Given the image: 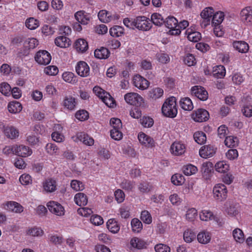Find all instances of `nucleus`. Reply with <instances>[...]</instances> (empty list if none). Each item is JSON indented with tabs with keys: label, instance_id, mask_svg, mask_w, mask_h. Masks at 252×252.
Listing matches in <instances>:
<instances>
[{
	"label": "nucleus",
	"instance_id": "nucleus-1",
	"mask_svg": "<svg viewBox=\"0 0 252 252\" xmlns=\"http://www.w3.org/2000/svg\"><path fill=\"white\" fill-rule=\"evenodd\" d=\"M161 111L165 117L175 118L178 113L176 98L170 97L166 99L162 106Z\"/></svg>",
	"mask_w": 252,
	"mask_h": 252
},
{
	"label": "nucleus",
	"instance_id": "nucleus-2",
	"mask_svg": "<svg viewBox=\"0 0 252 252\" xmlns=\"http://www.w3.org/2000/svg\"><path fill=\"white\" fill-rule=\"evenodd\" d=\"M133 26L136 29L142 31H148L152 25L150 20L145 16H138L133 20Z\"/></svg>",
	"mask_w": 252,
	"mask_h": 252
},
{
	"label": "nucleus",
	"instance_id": "nucleus-3",
	"mask_svg": "<svg viewBox=\"0 0 252 252\" xmlns=\"http://www.w3.org/2000/svg\"><path fill=\"white\" fill-rule=\"evenodd\" d=\"M213 191L214 197L216 200L222 201L227 198V189L223 184H216L213 188Z\"/></svg>",
	"mask_w": 252,
	"mask_h": 252
},
{
	"label": "nucleus",
	"instance_id": "nucleus-4",
	"mask_svg": "<svg viewBox=\"0 0 252 252\" xmlns=\"http://www.w3.org/2000/svg\"><path fill=\"white\" fill-rule=\"evenodd\" d=\"M126 102L130 105L140 106L143 103L142 97L136 93H128L124 95Z\"/></svg>",
	"mask_w": 252,
	"mask_h": 252
},
{
	"label": "nucleus",
	"instance_id": "nucleus-5",
	"mask_svg": "<svg viewBox=\"0 0 252 252\" xmlns=\"http://www.w3.org/2000/svg\"><path fill=\"white\" fill-rule=\"evenodd\" d=\"M49 211L59 217L63 216L65 213V210L64 207L59 203L54 201H50L47 204Z\"/></svg>",
	"mask_w": 252,
	"mask_h": 252
},
{
	"label": "nucleus",
	"instance_id": "nucleus-6",
	"mask_svg": "<svg viewBox=\"0 0 252 252\" xmlns=\"http://www.w3.org/2000/svg\"><path fill=\"white\" fill-rule=\"evenodd\" d=\"M191 94L201 100L205 101L208 99L207 91L202 86H194L190 89Z\"/></svg>",
	"mask_w": 252,
	"mask_h": 252
},
{
	"label": "nucleus",
	"instance_id": "nucleus-7",
	"mask_svg": "<svg viewBox=\"0 0 252 252\" xmlns=\"http://www.w3.org/2000/svg\"><path fill=\"white\" fill-rule=\"evenodd\" d=\"M35 61L39 64L46 65L50 63L51 56L49 53L46 50L39 51L34 57Z\"/></svg>",
	"mask_w": 252,
	"mask_h": 252
},
{
	"label": "nucleus",
	"instance_id": "nucleus-8",
	"mask_svg": "<svg viewBox=\"0 0 252 252\" xmlns=\"http://www.w3.org/2000/svg\"><path fill=\"white\" fill-rule=\"evenodd\" d=\"M223 211L225 215L230 217H235L239 213L237 205L230 202L224 203Z\"/></svg>",
	"mask_w": 252,
	"mask_h": 252
},
{
	"label": "nucleus",
	"instance_id": "nucleus-9",
	"mask_svg": "<svg viewBox=\"0 0 252 252\" xmlns=\"http://www.w3.org/2000/svg\"><path fill=\"white\" fill-rule=\"evenodd\" d=\"M77 102L75 97L71 95H66L63 98L61 103L64 109L69 110H74L77 105Z\"/></svg>",
	"mask_w": 252,
	"mask_h": 252
},
{
	"label": "nucleus",
	"instance_id": "nucleus-10",
	"mask_svg": "<svg viewBox=\"0 0 252 252\" xmlns=\"http://www.w3.org/2000/svg\"><path fill=\"white\" fill-rule=\"evenodd\" d=\"M132 81L134 86L141 90L147 89L150 85L149 81L140 75H135Z\"/></svg>",
	"mask_w": 252,
	"mask_h": 252
},
{
	"label": "nucleus",
	"instance_id": "nucleus-11",
	"mask_svg": "<svg viewBox=\"0 0 252 252\" xmlns=\"http://www.w3.org/2000/svg\"><path fill=\"white\" fill-rule=\"evenodd\" d=\"M209 118L208 112L204 109H198L192 114V118L197 122L206 121Z\"/></svg>",
	"mask_w": 252,
	"mask_h": 252
},
{
	"label": "nucleus",
	"instance_id": "nucleus-12",
	"mask_svg": "<svg viewBox=\"0 0 252 252\" xmlns=\"http://www.w3.org/2000/svg\"><path fill=\"white\" fill-rule=\"evenodd\" d=\"M217 148L214 146L208 145L202 146L199 150L201 157L207 158L213 156L216 152Z\"/></svg>",
	"mask_w": 252,
	"mask_h": 252
},
{
	"label": "nucleus",
	"instance_id": "nucleus-13",
	"mask_svg": "<svg viewBox=\"0 0 252 252\" xmlns=\"http://www.w3.org/2000/svg\"><path fill=\"white\" fill-rule=\"evenodd\" d=\"M186 145L180 141H175L172 144L170 147L171 153L175 156H181L186 151Z\"/></svg>",
	"mask_w": 252,
	"mask_h": 252
},
{
	"label": "nucleus",
	"instance_id": "nucleus-14",
	"mask_svg": "<svg viewBox=\"0 0 252 252\" xmlns=\"http://www.w3.org/2000/svg\"><path fill=\"white\" fill-rule=\"evenodd\" d=\"M76 71L81 77H85L90 74V67L86 62L80 61L76 66Z\"/></svg>",
	"mask_w": 252,
	"mask_h": 252
},
{
	"label": "nucleus",
	"instance_id": "nucleus-15",
	"mask_svg": "<svg viewBox=\"0 0 252 252\" xmlns=\"http://www.w3.org/2000/svg\"><path fill=\"white\" fill-rule=\"evenodd\" d=\"M242 20L247 24H252V6H246L240 13Z\"/></svg>",
	"mask_w": 252,
	"mask_h": 252
},
{
	"label": "nucleus",
	"instance_id": "nucleus-16",
	"mask_svg": "<svg viewBox=\"0 0 252 252\" xmlns=\"http://www.w3.org/2000/svg\"><path fill=\"white\" fill-rule=\"evenodd\" d=\"M164 94L163 90L160 87H154L151 89L148 93V97L152 101H156L161 98Z\"/></svg>",
	"mask_w": 252,
	"mask_h": 252
},
{
	"label": "nucleus",
	"instance_id": "nucleus-17",
	"mask_svg": "<svg viewBox=\"0 0 252 252\" xmlns=\"http://www.w3.org/2000/svg\"><path fill=\"white\" fill-rule=\"evenodd\" d=\"M43 190L47 193H52L57 190V183L55 180L48 178L42 183Z\"/></svg>",
	"mask_w": 252,
	"mask_h": 252
},
{
	"label": "nucleus",
	"instance_id": "nucleus-18",
	"mask_svg": "<svg viewBox=\"0 0 252 252\" xmlns=\"http://www.w3.org/2000/svg\"><path fill=\"white\" fill-rule=\"evenodd\" d=\"M130 248L131 250H140L146 248L147 243L143 240L138 237H133L130 241Z\"/></svg>",
	"mask_w": 252,
	"mask_h": 252
},
{
	"label": "nucleus",
	"instance_id": "nucleus-19",
	"mask_svg": "<svg viewBox=\"0 0 252 252\" xmlns=\"http://www.w3.org/2000/svg\"><path fill=\"white\" fill-rule=\"evenodd\" d=\"M213 164L210 161H207L202 163L201 165V172L203 178L206 180H210L211 177V172L213 170Z\"/></svg>",
	"mask_w": 252,
	"mask_h": 252
},
{
	"label": "nucleus",
	"instance_id": "nucleus-20",
	"mask_svg": "<svg viewBox=\"0 0 252 252\" xmlns=\"http://www.w3.org/2000/svg\"><path fill=\"white\" fill-rule=\"evenodd\" d=\"M98 17L100 21L103 23H108L118 18L117 16L112 15L105 10H100L98 13Z\"/></svg>",
	"mask_w": 252,
	"mask_h": 252
},
{
	"label": "nucleus",
	"instance_id": "nucleus-21",
	"mask_svg": "<svg viewBox=\"0 0 252 252\" xmlns=\"http://www.w3.org/2000/svg\"><path fill=\"white\" fill-rule=\"evenodd\" d=\"M32 153V149L25 145H16V155L21 157H27Z\"/></svg>",
	"mask_w": 252,
	"mask_h": 252
},
{
	"label": "nucleus",
	"instance_id": "nucleus-22",
	"mask_svg": "<svg viewBox=\"0 0 252 252\" xmlns=\"http://www.w3.org/2000/svg\"><path fill=\"white\" fill-rule=\"evenodd\" d=\"M138 139L139 142L145 146L153 147L154 145L153 139L143 132L138 134Z\"/></svg>",
	"mask_w": 252,
	"mask_h": 252
},
{
	"label": "nucleus",
	"instance_id": "nucleus-23",
	"mask_svg": "<svg viewBox=\"0 0 252 252\" xmlns=\"http://www.w3.org/2000/svg\"><path fill=\"white\" fill-rule=\"evenodd\" d=\"M234 48L241 53H246L249 50V44L244 41H235L233 43Z\"/></svg>",
	"mask_w": 252,
	"mask_h": 252
},
{
	"label": "nucleus",
	"instance_id": "nucleus-24",
	"mask_svg": "<svg viewBox=\"0 0 252 252\" xmlns=\"http://www.w3.org/2000/svg\"><path fill=\"white\" fill-rule=\"evenodd\" d=\"M26 234L31 237H41L44 234L43 230L39 227L33 226L29 227L26 230Z\"/></svg>",
	"mask_w": 252,
	"mask_h": 252
},
{
	"label": "nucleus",
	"instance_id": "nucleus-25",
	"mask_svg": "<svg viewBox=\"0 0 252 252\" xmlns=\"http://www.w3.org/2000/svg\"><path fill=\"white\" fill-rule=\"evenodd\" d=\"M4 133L8 138L14 139L19 136V130L13 126H7L4 128Z\"/></svg>",
	"mask_w": 252,
	"mask_h": 252
},
{
	"label": "nucleus",
	"instance_id": "nucleus-26",
	"mask_svg": "<svg viewBox=\"0 0 252 252\" xmlns=\"http://www.w3.org/2000/svg\"><path fill=\"white\" fill-rule=\"evenodd\" d=\"M74 16L78 22L83 25H87L90 21L89 15L84 11L76 12Z\"/></svg>",
	"mask_w": 252,
	"mask_h": 252
},
{
	"label": "nucleus",
	"instance_id": "nucleus-27",
	"mask_svg": "<svg viewBox=\"0 0 252 252\" xmlns=\"http://www.w3.org/2000/svg\"><path fill=\"white\" fill-rule=\"evenodd\" d=\"M197 239L199 243L206 244L210 242L211 239V235L209 231L202 230L197 234Z\"/></svg>",
	"mask_w": 252,
	"mask_h": 252
},
{
	"label": "nucleus",
	"instance_id": "nucleus-28",
	"mask_svg": "<svg viewBox=\"0 0 252 252\" xmlns=\"http://www.w3.org/2000/svg\"><path fill=\"white\" fill-rule=\"evenodd\" d=\"M215 169L218 172L225 173L229 170V164L225 160L218 161L215 165Z\"/></svg>",
	"mask_w": 252,
	"mask_h": 252
},
{
	"label": "nucleus",
	"instance_id": "nucleus-29",
	"mask_svg": "<svg viewBox=\"0 0 252 252\" xmlns=\"http://www.w3.org/2000/svg\"><path fill=\"white\" fill-rule=\"evenodd\" d=\"M107 229L112 233H117L120 229V224L114 219H111L108 220L106 223Z\"/></svg>",
	"mask_w": 252,
	"mask_h": 252
},
{
	"label": "nucleus",
	"instance_id": "nucleus-30",
	"mask_svg": "<svg viewBox=\"0 0 252 252\" xmlns=\"http://www.w3.org/2000/svg\"><path fill=\"white\" fill-rule=\"evenodd\" d=\"M7 109L10 113L17 114L21 111L22 106L19 102L13 101L8 103Z\"/></svg>",
	"mask_w": 252,
	"mask_h": 252
},
{
	"label": "nucleus",
	"instance_id": "nucleus-31",
	"mask_svg": "<svg viewBox=\"0 0 252 252\" xmlns=\"http://www.w3.org/2000/svg\"><path fill=\"white\" fill-rule=\"evenodd\" d=\"M7 209L15 213H21L24 210L23 207L19 203L10 201L6 204Z\"/></svg>",
	"mask_w": 252,
	"mask_h": 252
},
{
	"label": "nucleus",
	"instance_id": "nucleus-32",
	"mask_svg": "<svg viewBox=\"0 0 252 252\" xmlns=\"http://www.w3.org/2000/svg\"><path fill=\"white\" fill-rule=\"evenodd\" d=\"M55 43L61 48H67L70 45V40L66 36H60L55 39Z\"/></svg>",
	"mask_w": 252,
	"mask_h": 252
},
{
	"label": "nucleus",
	"instance_id": "nucleus-33",
	"mask_svg": "<svg viewBox=\"0 0 252 252\" xmlns=\"http://www.w3.org/2000/svg\"><path fill=\"white\" fill-rule=\"evenodd\" d=\"M74 200L75 203L80 206L86 205L88 203L87 195L82 192L76 193L74 196Z\"/></svg>",
	"mask_w": 252,
	"mask_h": 252
},
{
	"label": "nucleus",
	"instance_id": "nucleus-34",
	"mask_svg": "<svg viewBox=\"0 0 252 252\" xmlns=\"http://www.w3.org/2000/svg\"><path fill=\"white\" fill-rule=\"evenodd\" d=\"M186 34L188 39L192 42H198L201 38L200 32L196 31H192V30L188 29L186 31Z\"/></svg>",
	"mask_w": 252,
	"mask_h": 252
},
{
	"label": "nucleus",
	"instance_id": "nucleus-35",
	"mask_svg": "<svg viewBox=\"0 0 252 252\" xmlns=\"http://www.w3.org/2000/svg\"><path fill=\"white\" fill-rule=\"evenodd\" d=\"M109 50L104 47L97 49L94 51V55L95 58L99 59H105L109 56Z\"/></svg>",
	"mask_w": 252,
	"mask_h": 252
},
{
	"label": "nucleus",
	"instance_id": "nucleus-36",
	"mask_svg": "<svg viewBox=\"0 0 252 252\" xmlns=\"http://www.w3.org/2000/svg\"><path fill=\"white\" fill-rule=\"evenodd\" d=\"M75 47L77 51L85 52L88 48V42L84 39H79L75 43Z\"/></svg>",
	"mask_w": 252,
	"mask_h": 252
},
{
	"label": "nucleus",
	"instance_id": "nucleus-37",
	"mask_svg": "<svg viewBox=\"0 0 252 252\" xmlns=\"http://www.w3.org/2000/svg\"><path fill=\"white\" fill-rule=\"evenodd\" d=\"M199 217L202 221H209L214 219L213 213L209 210L204 209L199 213Z\"/></svg>",
	"mask_w": 252,
	"mask_h": 252
},
{
	"label": "nucleus",
	"instance_id": "nucleus-38",
	"mask_svg": "<svg viewBox=\"0 0 252 252\" xmlns=\"http://www.w3.org/2000/svg\"><path fill=\"white\" fill-rule=\"evenodd\" d=\"M180 106L185 110L190 111L193 108L191 100L189 97H184L180 100Z\"/></svg>",
	"mask_w": 252,
	"mask_h": 252
},
{
	"label": "nucleus",
	"instance_id": "nucleus-39",
	"mask_svg": "<svg viewBox=\"0 0 252 252\" xmlns=\"http://www.w3.org/2000/svg\"><path fill=\"white\" fill-rule=\"evenodd\" d=\"M232 235L235 241L239 243H242L245 240V236L242 230L239 228H235L232 232Z\"/></svg>",
	"mask_w": 252,
	"mask_h": 252
},
{
	"label": "nucleus",
	"instance_id": "nucleus-40",
	"mask_svg": "<svg viewBox=\"0 0 252 252\" xmlns=\"http://www.w3.org/2000/svg\"><path fill=\"white\" fill-rule=\"evenodd\" d=\"M196 237L195 232L190 229H186L183 233V239L187 243H191Z\"/></svg>",
	"mask_w": 252,
	"mask_h": 252
},
{
	"label": "nucleus",
	"instance_id": "nucleus-41",
	"mask_svg": "<svg viewBox=\"0 0 252 252\" xmlns=\"http://www.w3.org/2000/svg\"><path fill=\"white\" fill-rule=\"evenodd\" d=\"M225 74V68L223 65H217L213 68V75L217 78H223Z\"/></svg>",
	"mask_w": 252,
	"mask_h": 252
},
{
	"label": "nucleus",
	"instance_id": "nucleus-42",
	"mask_svg": "<svg viewBox=\"0 0 252 252\" xmlns=\"http://www.w3.org/2000/svg\"><path fill=\"white\" fill-rule=\"evenodd\" d=\"M110 35L115 37L122 36L124 33V28L119 26H115L110 28L109 30Z\"/></svg>",
	"mask_w": 252,
	"mask_h": 252
},
{
	"label": "nucleus",
	"instance_id": "nucleus-43",
	"mask_svg": "<svg viewBox=\"0 0 252 252\" xmlns=\"http://www.w3.org/2000/svg\"><path fill=\"white\" fill-rule=\"evenodd\" d=\"M224 14L223 12L218 11L215 13L212 18V24L213 25H220L223 21Z\"/></svg>",
	"mask_w": 252,
	"mask_h": 252
},
{
	"label": "nucleus",
	"instance_id": "nucleus-44",
	"mask_svg": "<svg viewBox=\"0 0 252 252\" xmlns=\"http://www.w3.org/2000/svg\"><path fill=\"white\" fill-rule=\"evenodd\" d=\"M153 23L158 26H161L164 23V20L161 14L157 13H153L151 17Z\"/></svg>",
	"mask_w": 252,
	"mask_h": 252
},
{
	"label": "nucleus",
	"instance_id": "nucleus-45",
	"mask_svg": "<svg viewBox=\"0 0 252 252\" xmlns=\"http://www.w3.org/2000/svg\"><path fill=\"white\" fill-rule=\"evenodd\" d=\"M102 101L109 107H114L115 105V102L113 97L110 95L109 93L106 92L105 94L101 98Z\"/></svg>",
	"mask_w": 252,
	"mask_h": 252
},
{
	"label": "nucleus",
	"instance_id": "nucleus-46",
	"mask_svg": "<svg viewBox=\"0 0 252 252\" xmlns=\"http://www.w3.org/2000/svg\"><path fill=\"white\" fill-rule=\"evenodd\" d=\"M102 101L109 107H114L115 105V102L113 97L110 95L109 93L106 92L105 94L101 98Z\"/></svg>",
	"mask_w": 252,
	"mask_h": 252
},
{
	"label": "nucleus",
	"instance_id": "nucleus-47",
	"mask_svg": "<svg viewBox=\"0 0 252 252\" xmlns=\"http://www.w3.org/2000/svg\"><path fill=\"white\" fill-rule=\"evenodd\" d=\"M25 24L29 29L33 30L39 27V22L37 19L32 17L26 20Z\"/></svg>",
	"mask_w": 252,
	"mask_h": 252
},
{
	"label": "nucleus",
	"instance_id": "nucleus-48",
	"mask_svg": "<svg viewBox=\"0 0 252 252\" xmlns=\"http://www.w3.org/2000/svg\"><path fill=\"white\" fill-rule=\"evenodd\" d=\"M62 77L63 80L67 83L75 84L77 82L76 77L71 72L63 73Z\"/></svg>",
	"mask_w": 252,
	"mask_h": 252
},
{
	"label": "nucleus",
	"instance_id": "nucleus-49",
	"mask_svg": "<svg viewBox=\"0 0 252 252\" xmlns=\"http://www.w3.org/2000/svg\"><path fill=\"white\" fill-rule=\"evenodd\" d=\"M238 139L236 137L229 136L226 137L224 144L227 147H234L238 145Z\"/></svg>",
	"mask_w": 252,
	"mask_h": 252
},
{
	"label": "nucleus",
	"instance_id": "nucleus-50",
	"mask_svg": "<svg viewBox=\"0 0 252 252\" xmlns=\"http://www.w3.org/2000/svg\"><path fill=\"white\" fill-rule=\"evenodd\" d=\"M197 216V211L194 208H189L186 212V219L189 221H193Z\"/></svg>",
	"mask_w": 252,
	"mask_h": 252
},
{
	"label": "nucleus",
	"instance_id": "nucleus-51",
	"mask_svg": "<svg viewBox=\"0 0 252 252\" xmlns=\"http://www.w3.org/2000/svg\"><path fill=\"white\" fill-rule=\"evenodd\" d=\"M194 140L199 144H203L206 141V134L202 131H197L193 135Z\"/></svg>",
	"mask_w": 252,
	"mask_h": 252
},
{
	"label": "nucleus",
	"instance_id": "nucleus-52",
	"mask_svg": "<svg viewBox=\"0 0 252 252\" xmlns=\"http://www.w3.org/2000/svg\"><path fill=\"white\" fill-rule=\"evenodd\" d=\"M171 182L176 186L182 185L185 181L184 176L179 173L175 174L171 178Z\"/></svg>",
	"mask_w": 252,
	"mask_h": 252
},
{
	"label": "nucleus",
	"instance_id": "nucleus-53",
	"mask_svg": "<svg viewBox=\"0 0 252 252\" xmlns=\"http://www.w3.org/2000/svg\"><path fill=\"white\" fill-rule=\"evenodd\" d=\"M166 27L169 28L177 27L178 20L173 16H168L166 20H164V23Z\"/></svg>",
	"mask_w": 252,
	"mask_h": 252
},
{
	"label": "nucleus",
	"instance_id": "nucleus-54",
	"mask_svg": "<svg viewBox=\"0 0 252 252\" xmlns=\"http://www.w3.org/2000/svg\"><path fill=\"white\" fill-rule=\"evenodd\" d=\"M46 151L50 155H58L59 148L54 144L48 143L45 147Z\"/></svg>",
	"mask_w": 252,
	"mask_h": 252
},
{
	"label": "nucleus",
	"instance_id": "nucleus-55",
	"mask_svg": "<svg viewBox=\"0 0 252 252\" xmlns=\"http://www.w3.org/2000/svg\"><path fill=\"white\" fill-rule=\"evenodd\" d=\"M132 231L135 232H139L142 229V223L137 219H133L131 221Z\"/></svg>",
	"mask_w": 252,
	"mask_h": 252
},
{
	"label": "nucleus",
	"instance_id": "nucleus-56",
	"mask_svg": "<svg viewBox=\"0 0 252 252\" xmlns=\"http://www.w3.org/2000/svg\"><path fill=\"white\" fill-rule=\"evenodd\" d=\"M157 60L161 63H167L170 62L169 55L164 53H158L156 55Z\"/></svg>",
	"mask_w": 252,
	"mask_h": 252
},
{
	"label": "nucleus",
	"instance_id": "nucleus-57",
	"mask_svg": "<svg viewBox=\"0 0 252 252\" xmlns=\"http://www.w3.org/2000/svg\"><path fill=\"white\" fill-rule=\"evenodd\" d=\"M197 170V168L192 164L187 165L183 168L184 173L187 176L195 174Z\"/></svg>",
	"mask_w": 252,
	"mask_h": 252
},
{
	"label": "nucleus",
	"instance_id": "nucleus-58",
	"mask_svg": "<svg viewBox=\"0 0 252 252\" xmlns=\"http://www.w3.org/2000/svg\"><path fill=\"white\" fill-rule=\"evenodd\" d=\"M24 45L29 49H34L38 45V41L33 37L29 38L25 40Z\"/></svg>",
	"mask_w": 252,
	"mask_h": 252
},
{
	"label": "nucleus",
	"instance_id": "nucleus-59",
	"mask_svg": "<svg viewBox=\"0 0 252 252\" xmlns=\"http://www.w3.org/2000/svg\"><path fill=\"white\" fill-rule=\"evenodd\" d=\"M71 188L76 191L83 190L84 189V185L82 182L77 180H73L70 183Z\"/></svg>",
	"mask_w": 252,
	"mask_h": 252
},
{
	"label": "nucleus",
	"instance_id": "nucleus-60",
	"mask_svg": "<svg viewBox=\"0 0 252 252\" xmlns=\"http://www.w3.org/2000/svg\"><path fill=\"white\" fill-rule=\"evenodd\" d=\"M231 79L233 84L239 85L244 82L245 78L242 74L239 72H236L232 75Z\"/></svg>",
	"mask_w": 252,
	"mask_h": 252
},
{
	"label": "nucleus",
	"instance_id": "nucleus-61",
	"mask_svg": "<svg viewBox=\"0 0 252 252\" xmlns=\"http://www.w3.org/2000/svg\"><path fill=\"white\" fill-rule=\"evenodd\" d=\"M214 11V9L212 7H207L203 10L200 16L202 19H211Z\"/></svg>",
	"mask_w": 252,
	"mask_h": 252
},
{
	"label": "nucleus",
	"instance_id": "nucleus-62",
	"mask_svg": "<svg viewBox=\"0 0 252 252\" xmlns=\"http://www.w3.org/2000/svg\"><path fill=\"white\" fill-rule=\"evenodd\" d=\"M75 117L80 121H84L89 118V113L86 110H80L76 112Z\"/></svg>",
	"mask_w": 252,
	"mask_h": 252
},
{
	"label": "nucleus",
	"instance_id": "nucleus-63",
	"mask_svg": "<svg viewBox=\"0 0 252 252\" xmlns=\"http://www.w3.org/2000/svg\"><path fill=\"white\" fill-rule=\"evenodd\" d=\"M21 184L24 186L29 185L32 183V178L28 174H23L20 176L19 179Z\"/></svg>",
	"mask_w": 252,
	"mask_h": 252
},
{
	"label": "nucleus",
	"instance_id": "nucleus-64",
	"mask_svg": "<svg viewBox=\"0 0 252 252\" xmlns=\"http://www.w3.org/2000/svg\"><path fill=\"white\" fill-rule=\"evenodd\" d=\"M140 123L144 127H151L154 123L153 119L149 117H144L140 119Z\"/></svg>",
	"mask_w": 252,
	"mask_h": 252
}]
</instances>
